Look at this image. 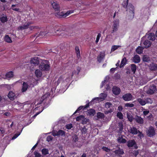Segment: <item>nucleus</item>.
Returning a JSON list of instances; mask_svg holds the SVG:
<instances>
[{"mask_svg": "<svg viewBox=\"0 0 157 157\" xmlns=\"http://www.w3.org/2000/svg\"><path fill=\"white\" fill-rule=\"evenodd\" d=\"M56 32H61V35L64 37L71 36L73 33L71 29L66 27L65 26L60 27L58 29L56 30Z\"/></svg>", "mask_w": 157, "mask_h": 157, "instance_id": "nucleus-1", "label": "nucleus"}, {"mask_svg": "<svg viewBox=\"0 0 157 157\" xmlns=\"http://www.w3.org/2000/svg\"><path fill=\"white\" fill-rule=\"evenodd\" d=\"M50 67L49 62L47 60H43L39 66V68L43 71H48Z\"/></svg>", "mask_w": 157, "mask_h": 157, "instance_id": "nucleus-2", "label": "nucleus"}, {"mask_svg": "<svg viewBox=\"0 0 157 157\" xmlns=\"http://www.w3.org/2000/svg\"><path fill=\"white\" fill-rule=\"evenodd\" d=\"M127 146L128 147H134V148L137 149L138 147L135 140L134 139L130 140L127 142Z\"/></svg>", "mask_w": 157, "mask_h": 157, "instance_id": "nucleus-3", "label": "nucleus"}, {"mask_svg": "<svg viewBox=\"0 0 157 157\" xmlns=\"http://www.w3.org/2000/svg\"><path fill=\"white\" fill-rule=\"evenodd\" d=\"M119 26V20L118 19L115 20L113 22V25L112 27L113 30L112 33L116 32Z\"/></svg>", "mask_w": 157, "mask_h": 157, "instance_id": "nucleus-4", "label": "nucleus"}, {"mask_svg": "<svg viewBox=\"0 0 157 157\" xmlns=\"http://www.w3.org/2000/svg\"><path fill=\"white\" fill-rule=\"evenodd\" d=\"M156 90V87L155 85L151 86L146 91L147 94H153Z\"/></svg>", "mask_w": 157, "mask_h": 157, "instance_id": "nucleus-5", "label": "nucleus"}, {"mask_svg": "<svg viewBox=\"0 0 157 157\" xmlns=\"http://www.w3.org/2000/svg\"><path fill=\"white\" fill-rule=\"evenodd\" d=\"M155 132L154 128L152 126L149 127L147 132V135L149 137H152L155 136Z\"/></svg>", "mask_w": 157, "mask_h": 157, "instance_id": "nucleus-6", "label": "nucleus"}, {"mask_svg": "<svg viewBox=\"0 0 157 157\" xmlns=\"http://www.w3.org/2000/svg\"><path fill=\"white\" fill-rule=\"evenodd\" d=\"M132 96L130 93H127L122 96V98L126 101H129L132 99Z\"/></svg>", "mask_w": 157, "mask_h": 157, "instance_id": "nucleus-7", "label": "nucleus"}, {"mask_svg": "<svg viewBox=\"0 0 157 157\" xmlns=\"http://www.w3.org/2000/svg\"><path fill=\"white\" fill-rule=\"evenodd\" d=\"M100 96H101L100 97L96 98H95L93 99L92 101L96 100L98 101H102L105 99V98L107 97V95L105 94L101 93L100 94Z\"/></svg>", "mask_w": 157, "mask_h": 157, "instance_id": "nucleus-8", "label": "nucleus"}, {"mask_svg": "<svg viewBox=\"0 0 157 157\" xmlns=\"http://www.w3.org/2000/svg\"><path fill=\"white\" fill-rule=\"evenodd\" d=\"M52 6L55 11H59V6L57 2H53L52 4Z\"/></svg>", "mask_w": 157, "mask_h": 157, "instance_id": "nucleus-9", "label": "nucleus"}, {"mask_svg": "<svg viewBox=\"0 0 157 157\" xmlns=\"http://www.w3.org/2000/svg\"><path fill=\"white\" fill-rule=\"evenodd\" d=\"M134 120L137 123L140 124H142L144 123V120L143 118L140 116L137 115L136 116L134 117Z\"/></svg>", "mask_w": 157, "mask_h": 157, "instance_id": "nucleus-10", "label": "nucleus"}, {"mask_svg": "<svg viewBox=\"0 0 157 157\" xmlns=\"http://www.w3.org/2000/svg\"><path fill=\"white\" fill-rule=\"evenodd\" d=\"M105 52H100L99 55L98 56L97 59L98 61L100 63L101 62L102 60L105 58Z\"/></svg>", "mask_w": 157, "mask_h": 157, "instance_id": "nucleus-11", "label": "nucleus"}, {"mask_svg": "<svg viewBox=\"0 0 157 157\" xmlns=\"http://www.w3.org/2000/svg\"><path fill=\"white\" fill-rule=\"evenodd\" d=\"M40 58L37 57H34L31 59V63L33 64L38 65L39 63Z\"/></svg>", "mask_w": 157, "mask_h": 157, "instance_id": "nucleus-12", "label": "nucleus"}, {"mask_svg": "<svg viewBox=\"0 0 157 157\" xmlns=\"http://www.w3.org/2000/svg\"><path fill=\"white\" fill-rule=\"evenodd\" d=\"M89 106V102H88L87 104H86L85 106H79L75 112L74 114L76 113H77L80 110L83 108V110H85L86 108H88Z\"/></svg>", "mask_w": 157, "mask_h": 157, "instance_id": "nucleus-13", "label": "nucleus"}, {"mask_svg": "<svg viewBox=\"0 0 157 157\" xmlns=\"http://www.w3.org/2000/svg\"><path fill=\"white\" fill-rule=\"evenodd\" d=\"M113 93L115 95H118L120 93L121 90L120 88L116 86H113Z\"/></svg>", "mask_w": 157, "mask_h": 157, "instance_id": "nucleus-14", "label": "nucleus"}, {"mask_svg": "<svg viewBox=\"0 0 157 157\" xmlns=\"http://www.w3.org/2000/svg\"><path fill=\"white\" fill-rule=\"evenodd\" d=\"M32 23L31 22H28L26 25H23L19 26L18 27V29L22 30L23 29H26L29 28V26Z\"/></svg>", "mask_w": 157, "mask_h": 157, "instance_id": "nucleus-15", "label": "nucleus"}, {"mask_svg": "<svg viewBox=\"0 0 157 157\" xmlns=\"http://www.w3.org/2000/svg\"><path fill=\"white\" fill-rule=\"evenodd\" d=\"M150 69L152 71H155L157 69V64L154 63H151L148 66Z\"/></svg>", "mask_w": 157, "mask_h": 157, "instance_id": "nucleus-16", "label": "nucleus"}, {"mask_svg": "<svg viewBox=\"0 0 157 157\" xmlns=\"http://www.w3.org/2000/svg\"><path fill=\"white\" fill-rule=\"evenodd\" d=\"M15 96V93L12 91H10L8 95V98L11 100H14Z\"/></svg>", "mask_w": 157, "mask_h": 157, "instance_id": "nucleus-17", "label": "nucleus"}, {"mask_svg": "<svg viewBox=\"0 0 157 157\" xmlns=\"http://www.w3.org/2000/svg\"><path fill=\"white\" fill-rule=\"evenodd\" d=\"M29 85L27 82H24L22 84L21 91L22 92H25L27 90Z\"/></svg>", "mask_w": 157, "mask_h": 157, "instance_id": "nucleus-18", "label": "nucleus"}, {"mask_svg": "<svg viewBox=\"0 0 157 157\" xmlns=\"http://www.w3.org/2000/svg\"><path fill=\"white\" fill-rule=\"evenodd\" d=\"M114 152L116 154L118 155H122L124 153L123 149H121L120 147H119L118 149L115 150Z\"/></svg>", "mask_w": 157, "mask_h": 157, "instance_id": "nucleus-19", "label": "nucleus"}, {"mask_svg": "<svg viewBox=\"0 0 157 157\" xmlns=\"http://www.w3.org/2000/svg\"><path fill=\"white\" fill-rule=\"evenodd\" d=\"M87 114L89 116H94L95 113V110L93 109H90L87 110Z\"/></svg>", "mask_w": 157, "mask_h": 157, "instance_id": "nucleus-20", "label": "nucleus"}, {"mask_svg": "<svg viewBox=\"0 0 157 157\" xmlns=\"http://www.w3.org/2000/svg\"><path fill=\"white\" fill-rule=\"evenodd\" d=\"M144 45V47L145 48H149L151 45V43L148 40H145L143 43Z\"/></svg>", "mask_w": 157, "mask_h": 157, "instance_id": "nucleus-21", "label": "nucleus"}, {"mask_svg": "<svg viewBox=\"0 0 157 157\" xmlns=\"http://www.w3.org/2000/svg\"><path fill=\"white\" fill-rule=\"evenodd\" d=\"M75 50L77 58L79 59L81 57L80 51L79 47L78 46H76L75 47Z\"/></svg>", "mask_w": 157, "mask_h": 157, "instance_id": "nucleus-22", "label": "nucleus"}, {"mask_svg": "<svg viewBox=\"0 0 157 157\" xmlns=\"http://www.w3.org/2000/svg\"><path fill=\"white\" fill-rule=\"evenodd\" d=\"M117 141L118 143L120 144H124L127 142L126 140L123 138L122 136H119L117 139Z\"/></svg>", "mask_w": 157, "mask_h": 157, "instance_id": "nucleus-23", "label": "nucleus"}, {"mask_svg": "<svg viewBox=\"0 0 157 157\" xmlns=\"http://www.w3.org/2000/svg\"><path fill=\"white\" fill-rule=\"evenodd\" d=\"M55 16L58 18H61L63 17H65V15L64 13L63 12H57L55 14Z\"/></svg>", "mask_w": 157, "mask_h": 157, "instance_id": "nucleus-24", "label": "nucleus"}, {"mask_svg": "<svg viewBox=\"0 0 157 157\" xmlns=\"http://www.w3.org/2000/svg\"><path fill=\"white\" fill-rule=\"evenodd\" d=\"M130 132L132 134L136 135L138 133V131H137V128L135 127H130Z\"/></svg>", "mask_w": 157, "mask_h": 157, "instance_id": "nucleus-25", "label": "nucleus"}, {"mask_svg": "<svg viewBox=\"0 0 157 157\" xmlns=\"http://www.w3.org/2000/svg\"><path fill=\"white\" fill-rule=\"evenodd\" d=\"M129 10H130L129 12L132 13L133 14V17L134 15V6L131 4H129L128 6Z\"/></svg>", "mask_w": 157, "mask_h": 157, "instance_id": "nucleus-26", "label": "nucleus"}, {"mask_svg": "<svg viewBox=\"0 0 157 157\" xmlns=\"http://www.w3.org/2000/svg\"><path fill=\"white\" fill-rule=\"evenodd\" d=\"M133 62L135 63H138L140 61V56L138 55H135L133 57Z\"/></svg>", "mask_w": 157, "mask_h": 157, "instance_id": "nucleus-27", "label": "nucleus"}, {"mask_svg": "<svg viewBox=\"0 0 157 157\" xmlns=\"http://www.w3.org/2000/svg\"><path fill=\"white\" fill-rule=\"evenodd\" d=\"M127 117L128 121L130 122H132L133 120H134V118L133 117L132 114L130 113H127Z\"/></svg>", "mask_w": 157, "mask_h": 157, "instance_id": "nucleus-28", "label": "nucleus"}, {"mask_svg": "<svg viewBox=\"0 0 157 157\" xmlns=\"http://www.w3.org/2000/svg\"><path fill=\"white\" fill-rule=\"evenodd\" d=\"M48 95L45 94L42 97L40 101L39 104H41L43 102H45L47 100Z\"/></svg>", "mask_w": 157, "mask_h": 157, "instance_id": "nucleus-29", "label": "nucleus"}, {"mask_svg": "<svg viewBox=\"0 0 157 157\" xmlns=\"http://www.w3.org/2000/svg\"><path fill=\"white\" fill-rule=\"evenodd\" d=\"M127 61V59L125 57L123 58L121 61L120 67L121 68L124 67L126 64Z\"/></svg>", "mask_w": 157, "mask_h": 157, "instance_id": "nucleus-30", "label": "nucleus"}, {"mask_svg": "<svg viewBox=\"0 0 157 157\" xmlns=\"http://www.w3.org/2000/svg\"><path fill=\"white\" fill-rule=\"evenodd\" d=\"M155 37L154 34L153 33H150L147 37V38L150 40L154 41L155 39Z\"/></svg>", "mask_w": 157, "mask_h": 157, "instance_id": "nucleus-31", "label": "nucleus"}, {"mask_svg": "<svg viewBox=\"0 0 157 157\" xmlns=\"http://www.w3.org/2000/svg\"><path fill=\"white\" fill-rule=\"evenodd\" d=\"M97 117L99 119H104L105 115L103 113L101 112H98L97 114Z\"/></svg>", "mask_w": 157, "mask_h": 157, "instance_id": "nucleus-32", "label": "nucleus"}, {"mask_svg": "<svg viewBox=\"0 0 157 157\" xmlns=\"http://www.w3.org/2000/svg\"><path fill=\"white\" fill-rule=\"evenodd\" d=\"M137 101L141 105L144 106L146 104L145 99L144 100L141 98H139L137 99Z\"/></svg>", "mask_w": 157, "mask_h": 157, "instance_id": "nucleus-33", "label": "nucleus"}, {"mask_svg": "<svg viewBox=\"0 0 157 157\" xmlns=\"http://www.w3.org/2000/svg\"><path fill=\"white\" fill-rule=\"evenodd\" d=\"M45 33L43 32H40L39 33H37L35 34V36H36V39L38 37L39 38H41L44 35Z\"/></svg>", "mask_w": 157, "mask_h": 157, "instance_id": "nucleus-34", "label": "nucleus"}, {"mask_svg": "<svg viewBox=\"0 0 157 157\" xmlns=\"http://www.w3.org/2000/svg\"><path fill=\"white\" fill-rule=\"evenodd\" d=\"M13 76V72L10 71L7 72L6 75V77L7 78H12Z\"/></svg>", "mask_w": 157, "mask_h": 157, "instance_id": "nucleus-35", "label": "nucleus"}, {"mask_svg": "<svg viewBox=\"0 0 157 157\" xmlns=\"http://www.w3.org/2000/svg\"><path fill=\"white\" fill-rule=\"evenodd\" d=\"M144 48L141 46H138L136 49V51L137 53L140 54L143 53Z\"/></svg>", "mask_w": 157, "mask_h": 157, "instance_id": "nucleus-36", "label": "nucleus"}, {"mask_svg": "<svg viewBox=\"0 0 157 157\" xmlns=\"http://www.w3.org/2000/svg\"><path fill=\"white\" fill-rule=\"evenodd\" d=\"M35 75L37 77H40L42 75V72L40 70L37 69L35 71Z\"/></svg>", "mask_w": 157, "mask_h": 157, "instance_id": "nucleus-37", "label": "nucleus"}, {"mask_svg": "<svg viewBox=\"0 0 157 157\" xmlns=\"http://www.w3.org/2000/svg\"><path fill=\"white\" fill-rule=\"evenodd\" d=\"M143 60L144 62L149 63L150 61V59L147 56L144 55L143 57Z\"/></svg>", "mask_w": 157, "mask_h": 157, "instance_id": "nucleus-38", "label": "nucleus"}, {"mask_svg": "<svg viewBox=\"0 0 157 157\" xmlns=\"http://www.w3.org/2000/svg\"><path fill=\"white\" fill-rule=\"evenodd\" d=\"M131 68L133 74H135L136 70V66L134 64H131Z\"/></svg>", "mask_w": 157, "mask_h": 157, "instance_id": "nucleus-39", "label": "nucleus"}, {"mask_svg": "<svg viewBox=\"0 0 157 157\" xmlns=\"http://www.w3.org/2000/svg\"><path fill=\"white\" fill-rule=\"evenodd\" d=\"M113 105L112 103L110 102H107L105 103V108H106L107 109H108L109 108H111L112 107Z\"/></svg>", "mask_w": 157, "mask_h": 157, "instance_id": "nucleus-40", "label": "nucleus"}, {"mask_svg": "<svg viewBox=\"0 0 157 157\" xmlns=\"http://www.w3.org/2000/svg\"><path fill=\"white\" fill-rule=\"evenodd\" d=\"M4 40L8 43H11L12 42L10 37L8 35H6L5 36Z\"/></svg>", "mask_w": 157, "mask_h": 157, "instance_id": "nucleus-41", "label": "nucleus"}, {"mask_svg": "<svg viewBox=\"0 0 157 157\" xmlns=\"http://www.w3.org/2000/svg\"><path fill=\"white\" fill-rule=\"evenodd\" d=\"M41 152L43 155H46L49 154L48 150L46 148H43L41 150Z\"/></svg>", "mask_w": 157, "mask_h": 157, "instance_id": "nucleus-42", "label": "nucleus"}, {"mask_svg": "<svg viewBox=\"0 0 157 157\" xmlns=\"http://www.w3.org/2000/svg\"><path fill=\"white\" fill-rule=\"evenodd\" d=\"M58 134L59 136L60 135L62 136H64L65 135V132L63 130H59L58 132Z\"/></svg>", "mask_w": 157, "mask_h": 157, "instance_id": "nucleus-43", "label": "nucleus"}, {"mask_svg": "<svg viewBox=\"0 0 157 157\" xmlns=\"http://www.w3.org/2000/svg\"><path fill=\"white\" fill-rule=\"evenodd\" d=\"M118 126L119 128V131L120 132L122 131L123 129V124L122 122H120L118 123Z\"/></svg>", "mask_w": 157, "mask_h": 157, "instance_id": "nucleus-44", "label": "nucleus"}, {"mask_svg": "<svg viewBox=\"0 0 157 157\" xmlns=\"http://www.w3.org/2000/svg\"><path fill=\"white\" fill-rule=\"evenodd\" d=\"M0 21L2 23L7 22L8 20L6 17L3 16L0 18Z\"/></svg>", "mask_w": 157, "mask_h": 157, "instance_id": "nucleus-45", "label": "nucleus"}, {"mask_svg": "<svg viewBox=\"0 0 157 157\" xmlns=\"http://www.w3.org/2000/svg\"><path fill=\"white\" fill-rule=\"evenodd\" d=\"M128 0L124 1L122 3L123 7L125 8H126L128 4Z\"/></svg>", "mask_w": 157, "mask_h": 157, "instance_id": "nucleus-46", "label": "nucleus"}, {"mask_svg": "<svg viewBox=\"0 0 157 157\" xmlns=\"http://www.w3.org/2000/svg\"><path fill=\"white\" fill-rule=\"evenodd\" d=\"M89 120L88 119L85 118L84 116V118H83L82 121V123L83 124H86L87 123L89 122Z\"/></svg>", "mask_w": 157, "mask_h": 157, "instance_id": "nucleus-47", "label": "nucleus"}, {"mask_svg": "<svg viewBox=\"0 0 157 157\" xmlns=\"http://www.w3.org/2000/svg\"><path fill=\"white\" fill-rule=\"evenodd\" d=\"M145 102L146 104H151L153 102V101L151 98H147L145 99Z\"/></svg>", "mask_w": 157, "mask_h": 157, "instance_id": "nucleus-48", "label": "nucleus"}, {"mask_svg": "<svg viewBox=\"0 0 157 157\" xmlns=\"http://www.w3.org/2000/svg\"><path fill=\"white\" fill-rule=\"evenodd\" d=\"M87 129L86 128L85 126H84L81 130L82 134H85L87 132Z\"/></svg>", "mask_w": 157, "mask_h": 157, "instance_id": "nucleus-49", "label": "nucleus"}, {"mask_svg": "<svg viewBox=\"0 0 157 157\" xmlns=\"http://www.w3.org/2000/svg\"><path fill=\"white\" fill-rule=\"evenodd\" d=\"M83 118H84V116L82 115L76 117V121H82Z\"/></svg>", "mask_w": 157, "mask_h": 157, "instance_id": "nucleus-50", "label": "nucleus"}, {"mask_svg": "<svg viewBox=\"0 0 157 157\" xmlns=\"http://www.w3.org/2000/svg\"><path fill=\"white\" fill-rule=\"evenodd\" d=\"M117 116L119 119H123V115L121 112H118Z\"/></svg>", "mask_w": 157, "mask_h": 157, "instance_id": "nucleus-51", "label": "nucleus"}, {"mask_svg": "<svg viewBox=\"0 0 157 157\" xmlns=\"http://www.w3.org/2000/svg\"><path fill=\"white\" fill-rule=\"evenodd\" d=\"M120 47V46L119 45H113L112 47L111 51L112 52H113L117 49L118 48Z\"/></svg>", "mask_w": 157, "mask_h": 157, "instance_id": "nucleus-52", "label": "nucleus"}, {"mask_svg": "<svg viewBox=\"0 0 157 157\" xmlns=\"http://www.w3.org/2000/svg\"><path fill=\"white\" fill-rule=\"evenodd\" d=\"M134 106V104L132 103H127L125 104V106L127 107H132Z\"/></svg>", "mask_w": 157, "mask_h": 157, "instance_id": "nucleus-53", "label": "nucleus"}, {"mask_svg": "<svg viewBox=\"0 0 157 157\" xmlns=\"http://www.w3.org/2000/svg\"><path fill=\"white\" fill-rule=\"evenodd\" d=\"M102 149L106 152H109L110 151V149L108 147H102Z\"/></svg>", "mask_w": 157, "mask_h": 157, "instance_id": "nucleus-54", "label": "nucleus"}, {"mask_svg": "<svg viewBox=\"0 0 157 157\" xmlns=\"http://www.w3.org/2000/svg\"><path fill=\"white\" fill-rule=\"evenodd\" d=\"M78 140V138L77 136L75 135L73 137V141L75 142H76Z\"/></svg>", "mask_w": 157, "mask_h": 157, "instance_id": "nucleus-55", "label": "nucleus"}, {"mask_svg": "<svg viewBox=\"0 0 157 157\" xmlns=\"http://www.w3.org/2000/svg\"><path fill=\"white\" fill-rule=\"evenodd\" d=\"M66 128L68 129H70L73 127V125L72 124H67L65 126Z\"/></svg>", "mask_w": 157, "mask_h": 157, "instance_id": "nucleus-56", "label": "nucleus"}, {"mask_svg": "<svg viewBox=\"0 0 157 157\" xmlns=\"http://www.w3.org/2000/svg\"><path fill=\"white\" fill-rule=\"evenodd\" d=\"M101 33H98V34L97 36L96 41H95L96 43H97L99 41V40L100 39V37H101Z\"/></svg>", "mask_w": 157, "mask_h": 157, "instance_id": "nucleus-57", "label": "nucleus"}, {"mask_svg": "<svg viewBox=\"0 0 157 157\" xmlns=\"http://www.w3.org/2000/svg\"><path fill=\"white\" fill-rule=\"evenodd\" d=\"M35 157H41V155L38 152L35 151L34 152Z\"/></svg>", "mask_w": 157, "mask_h": 157, "instance_id": "nucleus-58", "label": "nucleus"}, {"mask_svg": "<svg viewBox=\"0 0 157 157\" xmlns=\"http://www.w3.org/2000/svg\"><path fill=\"white\" fill-rule=\"evenodd\" d=\"M16 6V5H12V9L15 11H18L19 9L18 8H14V7Z\"/></svg>", "mask_w": 157, "mask_h": 157, "instance_id": "nucleus-59", "label": "nucleus"}, {"mask_svg": "<svg viewBox=\"0 0 157 157\" xmlns=\"http://www.w3.org/2000/svg\"><path fill=\"white\" fill-rule=\"evenodd\" d=\"M53 139L52 137L51 136H48L46 138L47 141L49 142L52 140Z\"/></svg>", "mask_w": 157, "mask_h": 157, "instance_id": "nucleus-60", "label": "nucleus"}, {"mask_svg": "<svg viewBox=\"0 0 157 157\" xmlns=\"http://www.w3.org/2000/svg\"><path fill=\"white\" fill-rule=\"evenodd\" d=\"M114 77L116 79H119L120 78V75L118 73H116Z\"/></svg>", "mask_w": 157, "mask_h": 157, "instance_id": "nucleus-61", "label": "nucleus"}, {"mask_svg": "<svg viewBox=\"0 0 157 157\" xmlns=\"http://www.w3.org/2000/svg\"><path fill=\"white\" fill-rule=\"evenodd\" d=\"M20 134V133H17L14 135L12 137V139L13 140L15 139Z\"/></svg>", "mask_w": 157, "mask_h": 157, "instance_id": "nucleus-62", "label": "nucleus"}, {"mask_svg": "<svg viewBox=\"0 0 157 157\" xmlns=\"http://www.w3.org/2000/svg\"><path fill=\"white\" fill-rule=\"evenodd\" d=\"M138 132L139 134L138 135V136L141 138V137L143 136V134L142 133V132H140V131L138 130Z\"/></svg>", "mask_w": 157, "mask_h": 157, "instance_id": "nucleus-63", "label": "nucleus"}, {"mask_svg": "<svg viewBox=\"0 0 157 157\" xmlns=\"http://www.w3.org/2000/svg\"><path fill=\"white\" fill-rule=\"evenodd\" d=\"M123 109L122 106L120 105L118 107L117 110L120 112H121L122 110Z\"/></svg>", "mask_w": 157, "mask_h": 157, "instance_id": "nucleus-64", "label": "nucleus"}]
</instances>
